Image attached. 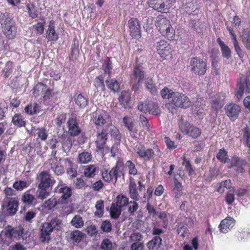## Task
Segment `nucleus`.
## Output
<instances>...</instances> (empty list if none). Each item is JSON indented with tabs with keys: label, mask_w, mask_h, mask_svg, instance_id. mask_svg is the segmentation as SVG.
I'll use <instances>...</instances> for the list:
<instances>
[{
	"label": "nucleus",
	"mask_w": 250,
	"mask_h": 250,
	"mask_svg": "<svg viewBox=\"0 0 250 250\" xmlns=\"http://www.w3.org/2000/svg\"><path fill=\"white\" fill-rule=\"evenodd\" d=\"M68 127V133L72 137L78 136L82 132L81 128L78 125V123L76 117H70L67 122Z\"/></svg>",
	"instance_id": "9d476101"
},
{
	"label": "nucleus",
	"mask_w": 250,
	"mask_h": 250,
	"mask_svg": "<svg viewBox=\"0 0 250 250\" xmlns=\"http://www.w3.org/2000/svg\"><path fill=\"white\" fill-rule=\"evenodd\" d=\"M46 38L49 41H56L59 37L55 30V21L51 20L49 21L48 29L45 33Z\"/></svg>",
	"instance_id": "6ab92c4d"
},
{
	"label": "nucleus",
	"mask_w": 250,
	"mask_h": 250,
	"mask_svg": "<svg viewBox=\"0 0 250 250\" xmlns=\"http://www.w3.org/2000/svg\"><path fill=\"white\" fill-rule=\"evenodd\" d=\"M13 62L10 61L7 62L4 68L2 70V74H3V77L5 78H8L13 72Z\"/></svg>",
	"instance_id": "3c124183"
},
{
	"label": "nucleus",
	"mask_w": 250,
	"mask_h": 250,
	"mask_svg": "<svg viewBox=\"0 0 250 250\" xmlns=\"http://www.w3.org/2000/svg\"><path fill=\"white\" fill-rule=\"evenodd\" d=\"M201 131L199 128L191 125L187 134L193 138H196L201 135Z\"/></svg>",
	"instance_id": "680f3d73"
},
{
	"label": "nucleus",
	"mask_w": 250,
	"mask_h": 250,
	"mask_svg": "<svg viewBox=\"0 0 250 250\" xmlns=\"http://www.w3.org/2000/svg\"><path fill=\"white\" fill-rule=\"evenodd\" d=\"M107 87L113 92H117L120 90V84L117 81L114 79H107L105 81Z\"/></svg>",
	"instance_id": "2f4dec72"
},
{
	"label": "nucleus",
	"mask_w": 250,
	"mask_h": 250,
	"mask_svg": "<svg viewBox=\"0 0 250 250\" xmlns=\"http://www.w3.org/2000/svg\"><path fill=\"white\" fill-rule=\"evenodd\" d=\"M162 239L161 237L156 236L147 243L148 250H157L162 244Z\"/></svg>",
	"instance_id": "393cba45"
},
{
	"label": "nucleus",
	"mask_w": 250,
	"mask_h": 250,
	"mask_svg": "<svg viewBox=\"0 0 250 250\" xmlns=\"http://www.w3.org/2000/svg\"><path fill=\"white\" fill-rule=\"evenodd\" d=\"M177 231L178 234L181 233V236L183 237H186L188 235V229L187 227L182 223H178L176 225Z\"/></svg>",
	"instance_id": "4d7b16f0"
},
{
	"label": "nucleus",
	"mask_w": 250,
	"mask_h": 250,
	"mask_svg": "<svg viewBox=\"0 0 250 250\" xmlns=\"http://www.w3.org/2000/svg\"><path fill=\"white\" fill-rule=\"evenodd\" d=\"M97 139L95 141L97 148L99 150L104 148L108 139V129L103 128L101 131H98L97 133Z\"/></svg>",
	"instance_id": "f8f14e48"
},
{
	"label": "nucleus",
	"mask_w": 250,
	"mask_h": 250,
	"mask_svg": "<svg viewBox=\"0 0 250 250\" xmlns=\"http://www.w3.org/2000/svg\"><path fill=\"white\" fill-rule=\"evenodd\" d=\"M92 155L88 152H83L79 155L78 161L81 164H86L91 161Z\"/></svg>",
	"instance_id": "79ce46f5"
},
{
	"label": "nucleus",
	"mask_w": 250,
	"mask_h": 250,
	"mask_svg": "<svg viewBox=\"0 0 250 250\" xmlns=\"http://www.w3.org/2000/svg\"><path fill=\"white\" fill-rule=\"evenodd\" d=\"M123 123L130 132L131 136L134 137L138 133V129L135 126V124L132 120L128 116H125L123 118Z\"/></svg>",
	"instance_id": "4be33fe9"
},
{
	"label": "nucleus",
	"mask_w": 250,
	"mask_h": 250,
	"mask_svg": "<svg viewBox=\"0 0 250 250\" xmlns=\"http://www.w3.org/2000/svg\"><path fill=\"white\" fill-rule=\"evenodd\" d=\"M242 140L244 144L250 148V128L246 125L243 129Z\"/></svg>",
	"instance_id": "72a5a7b5"
},
{
	"label": "nucleus",
	"mask_w": 250,
	"mask_h": 250,
	"mask_svg": "<svg viewBox=\"0 0 250 250\" xmlns=\"http://www.w3.org/2000/svg\"><path fill=\"white\" fill-rule=\"evenodd\" d=\"M96 167L93 165H89L85 167L83 174L87 177H92L95 175Z\"/></svg>",
	"instance_id": "864d4df0"
},
{
	"label": "nucleus",
	"mask_w": 250,
	"mask_h": 250,
	"mask_svg": "<svg viewBox=\"0 0 250 250\" xmlns=\"http://www.w3.org/2000/svg\"><path fill=\"white\" fill-rule=\"evenodd\" d=\"M95 208L96 211L95 212V215L98 217H101L104 215V203L102 200H100L97 201Z\"/></svg>",
	"instance_id": "49530a36"
},
{
	"label": "nucleus",
	"mask_w": 250,
	"mask_h": 250,
	"mask_svg": "<svg viewBox=\"0 0 250 250\" xmlns=\"http://www.w3.org/2000/svg\"><path fill=\"white\" fill-rule=\"evenodd\" d=\"M24 111L27 114L34 115L40 112V106L35 103L28 104L24 108Z\"/></svg>",
	"instance_id": "e433bc0d"
},
{
	"label": "nucleus",
	"mask_w": 250,
	"mask_h": 250,
	"mask_svg": "<svg viewBox=\"0 0 250 250\" xmlns=\"http://www.w3.org/2000/svg\"><path fill=\"white\" fill-rule=\"evenodd\" d=\"M155 24L160 33L171 26L169 20L165 17H158Z\"/></svg>",
	"instance_id": "5701e85b"
},
{
	"label": "nucleus",
	"mask_w": 250,
	"mask_h": 250,
	"mask_svg": "<svg viewBox=\"0 0 250 250\" xmlns=\"http://www.w3.org/2000/svg\"><path fill=\"white\" fill-rule=\"evenodd\" d=\"M131 92L129 90H125L121 92L119 97V101L123 106L126 108V105L130 100Z\"/></svg>",
	"instance_id": "a878e982"
},
{
	"label": "nucleus",
	"mask_w": 250,
	"mask_h": 250,
	"mask_svg": "<svg viewBox=\"0 0 250 250\" xmlns=\"http://www.w3.org/2000/svg\"><path fill=\"white\" fill-rule=\"evenodd\" d=\"M130 197L135 201L139 200V194L137 190V186L133 178H130L129 185Z\"/></svg>",
	"instance_id": "b1692460"
},
{
	"label": "nucleus",
	"mask_w": 250,
	"mask_h": 250,
	"mask_svg": "<svg viewBox=\"0 0 250 250\" xmlns=\"http://www.w3.org/2000/svg\"><path fill=\"white\" fill-rule=\"evenodd\" d=\"M12 123L13 124L19 127L24 126L25 121L24 120L23 116L19 114H16L12 118Z\"/></svg>",
	"instance_id": "4c0bfd02"
},
{
	"label": "nucleus",
	"mask_w": 250,
	"mask_h": 250,
	"mask_svg": "<svg viewBox=\"0 0 250 250\" xmlns=\"http://www.w3.org/2000/svg\"><path fill=\"white\" fill-rule=\"evenodd\" d=\"M48 161L51 169L57 175H61L64 173L65 170L62 162L68 163L70 166L71 163V161L68 158H60L58 160L57 158H50Z\"/></svg>",
	"instance_id": "39448f33"
},
{
	"label": "nucleus",
	"mask_w": 250,
	"mask_h": 250,
	"mask_svg": "<svg viewBox=\"0 0 250 250\" xmlns=\"http://www.w3.org/2000/svg\"><path fill=\"white\" fill-rule=\"evenodd\" d=\"M135 152L145 161H148L152 159L154 155V151L151 148H146L144 146H136Z\"/></svg>",
	"instance_id": "ddd939ff"
},
{
	"label": "nucleus",
	"mask_w": 250,
	"mask_h": 250,
	"mask_svg": "<svg viewBox=\"0 0 250 250\" xmlns=\"http://www.w3.org/2000/svg\"><path fill=\"white\" fill-rule=\"evenodd\" d=\"M53 192L59 199L61 205H67L71 200L73 190L71 186L60 182L54 188Z\"/></svg>",
	"instance_id": "f03ea898"
},
{
	"label": "nucleus",
	"mask_w": 250,
	"mask_h": 250,
	"mask_svg": "<svg viewBox=\"0 0 250 250\" xmlns=\"http://www.w3.org/2000/svg\"><path fill=\"white\" fill-rule=\"evenodd\" d=\"M174 33L175 31L174 29L170 26V28H168L166 30H164V32H161V34L168 40H171L174 39L175 35Z\"/></svg>",
	"instance_id": "e2e57ef3"
},
{
	"label": "nucleus",
	"mask_w": 250,
	"mask_h": 250,
	"mask_svg": "<svg viewBox=\"0 0 250 250\" xmlns=\"http://www.w3.org/2000/svg\"><path fill=\"white\" fill-rule=\"evenodd\" d=\"M128 203V198L126 196L124 195H118L117 197V202L116 205L121 208L127 206Z\"/></svg>",
	"instance_id": "6e6d98bb"
},
{
	"label": "nucleus",
	"mask_w": 250,
	"mask_h": 250,
	"mask_svg": "<svg viewBox=\"0 0 250 250\" xmlns=\"http://www.w3.org/2000/svg\"><path fill=\"white\" fill-rule=\"evenodd\" d=\"M30 184V183L29 181L18 180L14 183L13 187L17 190H22L27 188Z\"/></svg>",
	"instance_id": "c03bdc74"
},
{
	"label": "nucleus",
	"mask_w": 250,
	"mask_h": 250,
	"mask_svg": "<svg viewBox=\"0 0 250 250\" xmlns=\"http://www.w3.org/2000/svg\"><path fill=\"white\" fill-rule=\"evenodd\" d=\"M146 88L153 95H157L158 93V90L151 79L146 80L145 83Z\"/></svg>",
	"instance_id": "7c9ffc66"
},
{
	"label": "nucleus",
	"mask_w": 250,
	"mask_h": 250,
	"mask_svg": "<svg viewBox=\"0 0 250 250\" xmlns=\"http://www.w3.org/2000/svg\"><path fill=\"white\" fill-rule=\"evenodd\" d=\"M244 91L248 93L250 92V81L246 76L241 75L240 76L235 90V96L238 99L242 98Z\"/></svg>",
	"instance_id": "423d86ee"
},
{
	"label": "nucleus",
	"mask_w": 250,
	"mask_h": 250,
	"mask_svg": "<svg viewBox=\"0 0 250 250\" xmlns=\"http://www.w3.org/2000/svg\"><path fill=\"white\" fill-rule=\"evenodd\" d=\"M40 188H49L55 183V180L52 179L51 175L47 171H43L37 175V178Z\"/></svg>",
	"instance_id": "0eeeda50"
},
{
	"label": "nucleus",
	"mask_w": 250,
	"mask_h": 250,
	"mask_svg": "<svg viewBox=\"0 0 250 250\" xmlns=\"http://www.w3.org/2000/svg\"><path fill=\"white\" fill-rule=\"evenodd\" d=\"M74 99L76 104L80 108H84L88 104L87 99L81 93H76L74 96Z\"/></svg>",
	"instance_id": "cd10ccee"
},
{
	"label": "nucleus",
	"mask_w": 250,
	"mask_h": 250,
	"mask_svg": "<svg viewBox=\"0 0 250 250\" xmlns=\"http://www.w3.org/2000/svg\"><path fill=\"white\" fill-rule=\"evenodd\" d=\"M122 208L114 203L111 204L110 208V214L111 217L113 219H117L121 215Z\"/></svg>",
	"instance_id": "a19ab883"
},
{
	"label": "nucleus",
	"mask_w": 250,
	"mask_h": 250,
	"mask_svg": "<svg viewBox=\"0 0 250 250\" xmlns=\"http://www.w3.org/2000/svg\"><path fill=\"white\" fill-rule=\"evenodd\" d=\"M179 125L181 131L186 134H187L189 131V128L191 126V125L187 121H185L183 120L179 122Z\"/></svg>",
	"instance_id": "0e129e2a"
},
{
	"label": "nucleus",
	"mask_w": 250,
	"mask_h": 250,
	"mask_svg": "<svg viewBox=\"0 0 250 250\" xmlns=\"http://www.w3.org/2000/svg\"><path fill=\"white\" fill-rule=\"evenodd\" d=\"M225 109L227 115L231 121H234L237 119L241 112L240 106L232 103L227 104L225 107Z\"/></svg>",
	"instance_id": "6e6552de"
},
{
	"label": "nucleus",
	"mask_w": 250,
	"mask_h": 250,
	"mask_svg": "<svg viewBox=\"0 0 250 250\" xmlns=\"http://www.w3.org/2000/svg\"><path fill=\"white\" fill-rule=\"evenodd\" d=\"M48 223L51 225L50 226L53 230H59L61 229L62 221L57 217L52 218Z\"/></svg>",
	"instance_id": "8fccbe9b"
},
{
	"label": "nucleus",
	"mask_w": 250,
	"mask_h": 250,
	"mask_svg": "<svg viewBox=\"0 0 250 250\" xmlns=\"http://www.w3.org/2000/svg\"><path fill=\"white\" fill-rule=\"evenodd\" d=\"M174 187L173 188V191L175 193V197L176 198H179L181 197L183 194V187L182 184L178 182L177 179H174Z\"/></svg>",
	"instance_id": "37998d69"
},
{
	"label": "nucleus",
	"mask_w": 250,
	"mask_h": 250,
	"mask_svg": "<svg viewBox=\"0 0 250 250\" xmlns=\"http://www.w3.org/2000/svg\"><path fill=\"white\" fill-rule=\"evenodd\" d=\"M2 32L8 39L14 38L17 33V28L15 21L13 24H8L2 26Z\"/></svg>",
	"instance_id": "a211bd4d"
},
{
	"label": "nucleus",
	"mask_w": 250,
	"mask_h": 250,
	"mask_svg": "<svg viewBox=\"0 0 250 250\" xmlns=\"http://www.w3.org/2000/svg\"><path fill=\"white\" fill-rule=\"evenodd\" d=\"M230 183L231 181L230 180L222 181L221 183L218 184L217 191L220 193L224 192L225 188H230Z\"/></svg>",
	"instance_id": "69168bd1"
},
{
	"label": "nucleus",
	"mask_w": 250,
	"mask_h": 250,
	"mask_svg": "<svg viewBox=\"0 0 250 250\" xmlns=\"http://www.w3.org/2000/svg\"><path fill=\"white\" fill-rule=\"evenodd\" d=\"M191 103L188 97L184 94L175 92L170 99L169 103L166 104L168 110L173 112L178 108H186L189 107Z\"/></svg>",
	"instance_id": "f257e3e1"
},
{
	"label": "nucleus",
	"mask_w": 250,
	"mask_h": 250,
	"mask_svg": "<svg viewBox=\"0 0 250 250\" xmlns=\"http://www.w3.org/2000/svg\"><path fill=\"white\" fill-rule=\"evenodd\" d=\"M71 225L76 228H81L83 227L84 222L82 217L79 215H76L70 222Z\"/></svg>",
	"instance_id": "de8ad7c7"
},
{
	"label": "nucleus",
	"mask_w": 250,
	"mask_h": 250,
	"mask_svg": "<svg viewBox=\"0 0 250 250\" xmlns=\"http://www.w3.org/2000/svg\"><path fill=\"white\" fill-rule=\"evenodd\" d=\"M50 225L48 222H45L42 225L41 237L42 238V241L48 240L50 239V235L53 230Z\"/></svg>",
	"instance_id": "aec40b11"
},
{
	"label": "nucleus",
	"mask_w": 250,
	"mask_h": 250,
	"mask_svg": "<svg viewBox=\"0 0 250 250\" xmlns=\"http://www.w3.org/2000/svg\"><path fill=\"white\" fill-rule=\"evenodd\" d=\"M217 42L220 46L222 56L224 58L229 59L231 56V51L229 46L227 45L220 38H218L217 39Z\"/></svg>",
	"instance_id": "bb28decb"
},
{
	"label": "nucleus",
	"mask_w": 250,
	"mask_h": 250,
	"mask_svg": "<svg viewBox=\"0 0 250 250\" xmlns=\"http://www.w3.org/2000/svg\"><path fill=\"white\" fill-rule=\"evenodd\" d=\"M17 229V228H14L8 225L1 231L0 235L12 242L13 238L19 237V232H18Z\"/></svg>",
	"instance_id": "4468645a"
},
{
	"label": "nucleus",
	"mask_w": 250,
	"mask_h": 250,
	"mask_svg": "<svg viewBox=\"0 0 250 250\" xmlns=\"http://www.w3.org/2000/svg\"><path fill=\"white\" fill-rule=\"evenodd\" d=\"M128 24L130 35L134 38H140L141 30L138 20L136 18H132L128 21Z\"/></svg>",
	"instance_id": "9b49d317"
},
{
	"label": "nucleus",
	"mask_w": 250,
	"mask_h": 250,
	"mask_svg": "<svg viewBox=\"0 0 250 250\" xmlns=\"http://www.w3.org/2000/svg\"><path fill=\"white\" fill-rule=\"evenodd\" d=\"M242 41L246 47L250 49V32L245 31L242 35Z\"/></svg>",
	"instance_id": "052dcab7"
},
{
	"label": "nucleus",
	"mask_w": 250,
	"mask_h": 250,
	"mask_svg": "<svg viewBox=\"0 0 250 250\" xmlns=\"http://www.w3.org/2000/svg\"><path fill=\"white\" fill-rule=\"evenodd\" d=\"M109 172V178H111V182L114 180L115 183L117 182L118 177L120 176V174L124 175L122 171L120 169L118 164L114 167Z\"/></svg>",
	"instance_id": "c756f323"
},
{
	"label": "nucleus",
	"mask_w": 250,
	"mask_h": 250,
	"mask_svg": "<svg viewBox=\"0 0 250 250\" xmlns=\"http://www.w3.org/2000/svg\"><path fill=\"white\" fill-rule=\"evenodd\" d=\"M57 205H61L59 203V199L56 200L55 198H50L46 201L43 205V207L48 210H51L54 208Z\"/></svg>",
	"instance_id": "58836bf2"
},
{
	"label": "nucleus",
	"mask_w": 250,
	"mask_h": 250,
	"mask_svg": "<svg viewBox=\"0 0 250 250\" xmlns=\"http://www.w3.org/2000/svg\"><path fill=\"white\" fill-rule=\"evenodd\" d=\"M85 234L78 230L72 231L70 233V239L75 242H80L84 237Z\"/></svg>",
	"instance_id": "c9c22d12"
},
{
	"label": "nucleus",
	"mask_w": 250,
	"mask_h": 250,
	"mask_svg": "<svg viewBox=\"0 0 250 250\" xmlns=\"http://www.w3.org/2000/svg\"><path fill=\"white\" fill-rule=\"evenodd\" d=\"M14 21L11 17L10 14L6 12L0 13V23L1 27L8 24H13Z\"/></svg>",
	"instance_id": "c85d7f7f"
},
{
	"label": "nucleus",
	"mask_w": 250,
	"mask_h": 250,
	"mask_svg": "<svg viewBox=\"0 0 250 250\" xmlns=\"http://www.w3.org/2000/svg\"><path fill=\"white\" fill-rule=\"evenodd\" d=\"M235 222V220L230 217L222 220L219 226L220 231L224 233L228 232L234 226Z\"/></svg>",
	"instance_id": "dca6fc26"
},
{
	"label": "nucleus",
	"mask_w": 250,
	"mask_h": 250,
	"mask_svg": "<svg viewBox=\"0 0 250 250\" xmlns=\"http://www.w3.org/2000/svg\"><path fill=\"white\" fill-rule=\"evenodd\" d=\"M50 190L49 188H40L38 186L37 191V197L38 198L43 200L49 195Z\"/></svg>",
	"instance_id": "a18cd8bd"
},
{
	"label": "nucleus",
	"mask_w": 250,
	"mask_h": 250,
	"mask_svg": "<svg viewBox=\"0 0 250 250\" xmlns=\"http://www.w3.org/2000/svg\"><path fill=\"white\" fill-rule=\"evenodd\" d=\"M26 8L28 10L29 16L32 19H35L39 16V11L33 3H29L27 5Z\"/></svg>",
	"instance_id": "ea45409f"
},
{
	"label": "nucleus",
	"mask_w": 250,
	"mask_h": 250,
	"mask_svg": "<svg viewBox=\"0 0 250 250\" xmlns=\"http://www.w3.org/2000/svg\"><path fill=\"white\" fill-rule=\"evenodd\" d=\"M112 248V244L109 239H104L101 243V248L103 250H110Z\"/></svg>",
	"instance_id": "774afa93"
},
{
	"label": "nucleus",
	"mask_w": 250,
	"mask_h": 250,
	"mask_svg": "<svg viewBox=\"0 0 250 250\" xmlns=\"http://www.w3.org/2000/svg\"><path fill=\"white\" fill-rule=\"evenodd\" d=\"M190 65L191 71L196 75L203 76L205 74L207 70V64L206 60L199 57L191 58Z\"/></svg>",
	"instance_id": "20e7f679"
},
{
	"label": "nucleus",
	"mask_w": 250,
	"mask_h": 250,
	"mask_svg": "<svg viewBox=\"0 0 250 250\" xmlns=\"http://www.w3.org/2000/svg\"><path fill=\"white\" fill-rule=\"evenodd\" d=\"M216 158L219 161L224 163H228L229 160L228 155V152L224 148L219 149L218 153L216 155Z\"/></svg>",
	"instance_id": "09e8293b"
},
{
	"label": "nucleus",
	"mask_w": 250,
	"mask_h": 250,
	"mask_svg": "<svg viewBox=\"0 0 250 250\" xmlns=\"http://www.w3.org/2000/svg\"><path fill=\"white\" fill-rule=\"evenodd\" d=\"M47 89L46 85L42 83H38L34 88V93L36 94L37 96L40 94H43L45 91H46Z\"/></svg>",
	"instance_id": "5fc2aeb1"
},
{
	"label": "nucleus",
	"mask_w": 250,
	"mask_h": 250,
	"mask_svg": "<svg viewBox=\"0 0 250 250\" xmlns=\"http://www.w3.org/2000/svg\"><path fill=\"white\" fill-rule=\"evenodd\" d=\"M167 0H148L147 3L150 7L160 12H163L168 9L166 4Z\"/></svg>",
	"instance_id": "2eb2a0df"
},
{
	"label": "nucleus",
	"mask_w": 250,
	"mask_h": 250,
	"mask_svg": "<svg viewBox=\"0 0 250 250\" xmlns=\"http://www.w3.org/2000/svg\"><path fill=\"white\" fill-rule=\"evenodd\" d=\"M62 150L65 153H68L72 146V142L71 138L68 137L62 141Z\"/></svg>",
	"instance_id": "13d9d810"
},
{
	"label": "nucleus",
	"mask_w": 250,
	"mask_h": 250,
	"mask_svg": "<svg viewBox=\"0 0 250 250\" xmlns=\"http://www.w3.org/2000/svg\"><path fill=\"white\" fill-rule=\"evenodd\" d=\"M104 81V78L102 75H100L95 79L94 85L96 88L97 92L104 91L105 90Z\"/></svg>",
	"instance_id": "f704fd0d"
},
{
	"label": "nucleus",
	"mask_w": 250,
	"mask_h": 250,
	"mask_svg": "<svg viewBox=\"0 0 250 250\" xmlns=\"http://www.w3.org/2000/svg\"><path fill=\"white\" fill-rule=\"evenodd\" d=\"M145 77V71L144 67L137 63L134 66L132 73L130 75V82H138L143 83Z\"/></svg>",
	"instance_id": "1a4fd4ad"
},
{
	"label": "nucleus",
	"mask_w": 250,
	"mask_h": 250,
	"mask_svg": "<svg viewBox=\"0 0 250 250\" xmlns=\"http://www.w3.org/2000/svg\"><path fill=\"white\" fill-rule=\"evenodd\" d=\"M148 112L152 114L158 115L161 113V109L157 103L153 102L149 104Z\"/></svg>",
	"instance_id": "bf43d9fd"
},
{
	"label": "nucleus",
	"mask_w": 250,
	"mask_h": 250,
	"mask_svg": "<svg viewBox=\"0 0 250 250\" xmlns=\"http://www.w3.org/2000/svg\"><path fill=\"white\" fill-rule=\"evenodd\" d=\"M17 230L19 232V237L17 238H22L23 240L26 239L28 237H29L30 233L28 230L23 229L22 228H17Z\"/></svg>",
	"instance_id": "338daca9"
},
{
	"label": "nucleus",
	"mask_w": 250,
	"mask_h": 250,
	"mask_svg": "<svg viewBox=\"0 0 250 250\" xmlns=\"http://www.w3.org/2000/svg\"><path fill=\"white\" fill-rule=\"evenodd\" d=\"M174 93L175 92L173 91L172 90L168 88L167 87H165L160 91V94L162 98L164 99H168L169 102L170 99H171V97L173 96Z\"/></svg>",
	"instance_id": "603ef678"
},
{
	"label": "nucleus",
	"mask_w": 250,
	"mask_h": 250,
	"mask_svg": "<svg viewBox=\"0 0 250 250\" xmlns=\"http://www.w3.org/2000/svg\"><path fill=\"white\" fill-rule=\"evenodd\" d=\"M21 201L26 205H31L35 202L36 198L35 196L30 194L28 191H26L22 194Z\"/></svg>",
	"instance_id": "473e14b6"
},
{
	"label": "nucleus",
	"mask_w": 250,
	"mask_h": 250,
	"mask_svg": "<svg viewBox=\"0 0 250 250\" xmlns=\"http://www.w3.org/2000/svg\"><path fill=\"white\" fill-rule=\"evenodd\" d=\"M223 100L224 98L221 96L220 94H216L213 97L211 98V106L212 108L216 111V116H217L218 110L221 108L223 105Z\"/></svg>",
	"instance_id": "f3484780"
},
{
	"label": "nucleus",
	"mask_w": 250,
	"mask_h": 250,
	"mask_svg": "<svg viewBox=\"0 0 250 250\" xmlns=\"http://www.w3.org/2000/svg\"><path fill=\"white\" fill-rule=\"evenodd\" d=\"M156 48L161 55L167 56L170 52V46L167 42L161 40L157 42Z\"/></svg>",
	"instance_id": "412c9836"
},
{
	"label": "nucleus",
	"mask_w": 250,
	"mask_h": 250,
	"mask_svg": "<svg viewBox=\"0 0 250 250\" xmlns=\"http://www.w3.org/2000/svg\"><path fill=\"white\" fill-rule=\"evenodd\" d=\"M18 206L19 202L16 198H5L2 202L0 220L2 221L6 216L15 215L18 211Z\"/></svg>",
	"instance_id": "7ed1b4c3"
}]
</instances>
